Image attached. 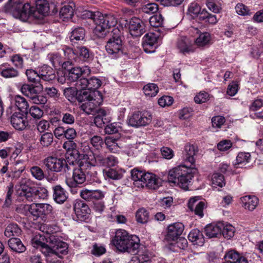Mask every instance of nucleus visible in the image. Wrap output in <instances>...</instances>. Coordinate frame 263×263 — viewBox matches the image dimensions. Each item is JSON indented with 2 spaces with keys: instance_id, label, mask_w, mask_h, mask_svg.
Masks as SVG:
<instances>
[{
  "instance_id": "052dcab7",
  "label": "nucleus",
  "mask_w": 263,
  "mask_h": 263,
  "mask_svg": "<svg viewBox=\"0 0 263 263\" xmlns=\"http://www.w3.org/2000/svg\"><path fill=\"white\" fill-rule=\"evenodd\" d=\"M89 85L87 90H97L101 85V80L96 77H92L88 79Z\"/></svg>"
},
{
  "instance_id": "c85d7f7f",
  "label": "nucleus",
  "mask_w": 263,
  "mask_h": 263,
  "mask_svg": "<svg viewBox=\"0 0 263 263\" xmlns=\"http://www.w3.org/2000/svg\"><path fill=\"white\" fill-rule=\"evenodd\" d=\"M53 190L54 200L58 203H63L67 198V194L64 189L61 185H58L53 187Z\"/></svg>"
},
{
  "instance_id": "de8ad7c7",
  "label": "nucleus",
  "mask_w": 263,
  "mask_h": 263,
  "mask_svg": "<svg viewBox=\"0 0 263 263\" xmlns=\"http://www.w3.org/2000/svg\"><path fill=\"white\" fill-rule=\"evenodd\" d=\"M210 39V34L208 32H204L200 34L199 37L195 40V44L198 46H204L209 42Z\"/></svg>"
},
{
  "instance_id": "0e129e2a",
  "label": "nucleus",
  "mask_w": 263,
  "mask_h": 263,
  "mask_svg": "<svg viewBox=\"0 0 263 263\" xmlns=\"http://www.w3.org/2000/svg\"><path fill=\"white\" fill-rule=\"evenodd\" d=\"M28 113L34 119H40L43 115V110L36 106H32L28 109Z\"/></svg>"
},
{
  "instance_id": "f3484780",
  "label": "nucleus",
  "mask_w": 263,
  "mask_h": 263,
  "mask_svg": "<svg viewBox=\"0 0 263 263\" xmlns=\"http://www.w3.org/2000/svg\"><path fill=\"white\" fill-rule=\"evenodd\" d=\"M177 47L180 52L183 54L193 52L195 49V40L186 36H182L178 41Z\"/></svg>"
},
{
  "instance_id": "e2e57ef3",
  "label": "nucleus",
  "mask_w": 263,
  "mask_h": 263,
  "mask_svg": "<svg viewBox=\"0 0 263 263\" xmlns=\"http://www.w3.org/2000/svg\"><path fill=\"white\" fill-rule=\"evenodd\" d=\"M98 113L99 114L94 119V123L97 127H101L105 124L104 117L106 116V112L104 110L100 109Z\"/></svg>"
},
{
  "instance_id": "6ab92c4d",
  "label": "nucleus",
  "mask_w": 263,
  "mask_h": 263,
  "mask_svg": "<svg viewBox=\"0 0 263 263\" xmlns=\"http://www.w3.org/2000/svg\"><path fill=\"white\" fill-rule=\"evenodd\" d=\"M197 152L198 149L196 146L190 144L185 145L183 159L186 163L190 164V167L194 164L195 161L194 157Z\"/></svg>"
},
{
  "instance_id": "393cba45",
  "label": "nucleus",
  "mask_w": 263,
  "mask_h": 263,
  "mask_svg": "<svg viewBox=\"0 0 263 263\" xmlns=\"http://www.w3.org/2000/svg\"><path fill=\"white\" fill-rule=\"evenodd\" d=\"M242 205L245 209L253 211L258 204V199L255 196H245L240 198Z\"/></svg>"
},
{
  "instance_id": "4d7b16f0",
  "label": "nucleus",
  "mask_w": 263,
  "mask_h": 263,
  "mask_svg": "<svg viewBox=\"0 0 263 263\" xmlns=\"http://www.w3.org/2000/svg\"><path fill=\"white\" fill-rule=\"evenodd\" d=\"M121 127L117 123H113L106 125L104 128V132L106 134L112 135L119 132Z\"/></svg>"
},
{
  "instance_id": "f704fd0d",
  "label": "nucleus",
  "mask_w": 263,
  "mask_h": 263,
  "mask_svg": "<svg viewBox=\"0 0 263 263\" xmlns=\"http://www.w3.org/2000/svg\"><path fill=\"white\" fill-rule=\"evenodd\" d=\"M15 106L22 113L26 115L28 114L29 104L26 100L20 96H16L14 98Z\"/></svg>"
},
{
  "instance_id": "a19ab883",
  "label": "nucleus",
  "mask_w": 263,
  "mask_h": 263,
  "mask_svg": "<svg viewBox=\"0 0 263 263\" xmlns=\"http://www.w3.org/2000/svg\"><path fill=\"white\" fill-rule=\"evenodd\" d=\"M125 171L123 170L109 169L104 172L105 175L113 180H120L123 177Z\"/></svg>"
},
{
  "instance_id": "0eeeda50",
  "label": "nucleus",
  "mask_w": 263,
  "mask_h": 263,
  "mask_svg": "<svg viewBox=\"0 0 263 263\" xmlns=\"http://www.w3.org/2000/svg\"><path fill=\"white\" fill-rule=\"evenodd\" d=\"M28 181L26 179H22L16 186V193L22 200L25 199L28 201H33L36 198L42 199H46L48 196V192L45 187H39L37 190L30 187Z\"/></svg>"
},
{
  "instance_id": "2f4dec72",
  "label": "nucleus",
  "mask_w": 263,
  "mask_h": 263,
  "mask_svg": "<svg viewBox=\"0 0 263 263\" xmlns=\"http://www.w3.org/2000/svg\"><path fill=\"white\" fill-rule=\"evenodd\" d=\"M64 54L63 59L64 61L68 64L71 65L73 61H76L77 59V54L76 53V49L73 50L70 47L65 46L62 49Z\"/></svg>"
},
{
  "instance_id": "c9c22d12",
  "label": "nucleus",
  "mask_w": 263,
  "mask_h": 263,
  "mask_svg": "<svg viewBox=\"0 0 263 263\" xmlns=\"http://www.w3.org/2000/svg\"><path fill=\"white\" fill-rule=\"evenodd\" d=\"M251 160V154L249 153L240 152L236 157V167H242L249 163Z\"/></svg>"
},
{
  "instance_id": "423d86ee",
  "label": "nucleus",
  "mask_w": 263,
  "mask_h": 263,
  "mask_svg": "<svg viewBox=\"0 0 263 263\" xmlns=\"http://www.w3.org/2000/svg\"><path fill=\"white\" fill-rule=\"evenodd\" d=\"M50 246L38 240L35 237L32 240V243L36 247H41L42 252L47 257L48 261H51L50 257L54 255L61 257L62 255H65L68 252L67 243L55 238L54 235L49 237Z\"/></svg>"
},
{
  "instance_id": "72a5a7b5",
  "label": "nucleus",
  "mask_w": 263,
  "mask_h": 263,
  "mask_svg": "<svg viewBox=\"0 0 263 263\" xmlns=\"http://www.w3.org/2000/svg\"><path fill=\"white\" fill-rule=\"evenodd\" d=\"M90 158L89 161L87 163L90 168L97 165L105 166L106 157H104L102 155L93 154Z\"/></svg>"
},
{
  "instance_id": "603ef678",
  "label": "nucleus",
  "mask_w": 263,
  "mask_h": 263,
  "mask_svg": "<svg viewBox=\"0 0 263 263\" xmlns=\"http://www.w3.org/2000/svg\"><path fill=\"white\" fill-rule=\"evenodd\" d=\"M141 9L145 13L152 14L158 11V6L155 3H148L142 6Z\"/></svg>"
},
{
  "instance_id": "c03bdc74",
  "label": "nucleus",
  "mask_w": 263,
  "mask_h": 263,
  "mask_svg": "<svg viewBox=\"0 0 263 263\" xmlns=\"http://www.w3.org/2000/svg\"><path fill=\"white\" fill-rule=\"evenodd\" d=\"M136 218L138 222L145 223L149 219V213L144 208L139 209L136 212Z\"/></svg>"
},
{
  "instance_id": "a878e982",
  "label": "nucleus",
  "mask_w": 263,
  "mask_h": 263,
  "mask_svg": "<svg viewBox=\"0 0 263 263\" xmlns=\"http://www.w3.org/2000/svg\"><path fill=\"white\" fill-rule=\"evenodd\" d=\"M85 31L82 27H78L73 29L70 32L69 39L72 45L79 42L85 41Z\"/></svg>"
},
{
  "instance_id": "473e14b6",
  "label": "nucleus",
  "mask_w": 263,
  "mask_h": 263,
  "mask_svg": "<svg viewBox=\"0 0 263 263\" xmlns=\"http://www.w3.org/2000/svg\"><path fill=\"white\" fill-rule=\"evenodd\" d=\"M1 75L5 78H13L18 76L19 72L12 67H7L6 64L0 65Z\"/></svg>"
},
{
  "instance_id": "09e8293b",
  "label": "nucleus",
  "mask_w": 263,
  "mask_h": 263,
  "mask_svg": "<svg viewBox=\"0 0 263 263\" xmlns=\"http://www.w3.org/2000/svg\"><path fill=\"white\" fill-rule=\"evenodd\" d=\"M235 229L231 224H225L223 222L221 234L224 237L230 239L234 235Z\"/></svg>"
},
{
  "instance_id": "a18cd8bd",
  "label": "nucleus",
  "mask_w": 263,
  "mask_h": 263,
  "mask_svg": "<svg viewBox=\"0 0 263 263\" xmlns=\"http://www.w3.org/2000/svg\"><path fill=\"white\" fill-rule=\"evenodd\" d=\"M212 185L213 187H222L225 185L224 177L219 173H214L211 177Z\"/></svg>"
},
{
  "instance_id": "338daca9",
  "label": "nucleus",
  "mask_w": 263,
  "mask_h": 263,
  "mask_svg": "<svg viewBox=\"0 0 263 263\" xmlns=\"http://www.w3.org/2000/svg\"><path fill=\"white\" fill-rule=\"evenodd\" d=\"M263 107V99L257 98L254 100L249 105L251 111H256Z\"/></svg>"
},
{
  "instance_id": "ea45409f",
  "label": "nucleus",
  "mask_w": 263,
  "mask_h": 263,
  "mask_svg": "<svg viewBox=\"0 0 263 263\" xmlns=\"http://www.w3.org/2000/svg\"><path fill=\"white\" fill-rule=\"evenodd\" d=\"M53 135L51 133H45L40 137V145L43 147H48L53 143Z\"/></svg>"
},
{
  "instance_id": "f03ea898",
  "label": "nucleus",
  "mask_w": 263,
  "mask_h": 263,
  "mask_svg": "<svg viewBox=\"0 0 263 263\" xmlns=\"http://www.w3.org/2000/svg\"><path fill=\"white\" fill-rule=\"evenodd\" d=\"M83 15L93 21L96 25L93 32L99 37H103L106 34V29L115 26L117 23V20L114 15H103L99 11H86Z\"/></svg>"
},
{
  "instance_id": "8fccbe9b",
  "label": "nucleus",
  "mask_w": 263,
  "mask_h": 263,
  "mask_svg": "<svg viewBox=\"0 0 263 263\" xmlns=\"http://www.w3.org/2000/svg\"><path fill=\"white\" fill-rule=\"evenodd\" d=\"M27 210L32 216L36 218H43L40 203H33L27 205Z\"/></svg>"
},
{
  "instance_id": "37998d69",
  "label": "nucleus",
  "mask_w": 263,
  "mask_h": 263,
  "mask_svg": "<svg viewBox=\"0 0 263 263\" xmlns=\"http://www.w3.org/2000/svg\"><path fill=\"white\" fill-rule=\"evenodd\" d=\"M145 96L149 97L155 96L158 92L159 88L154 83H148L145 85L143 88Z\"/></svg>"
},
{
  "instance_id": "49530a36",
  "label": "nucleus",
  "mask_w": 263,
  "mask_h": 263,
  "mask_svg": "<svg viewBox=\"0 0 263 263\" xmlns=\"http://www.w3.org/2000/svg\"><path fill=\"white\" fill-rule=\"evenodd\" d=\"M26 74L29 82L33 83L35 84H41L39 71L37 72L31 69H27L26 71Z\"/></svg>"
},
{
  "instance_id": "69168bd1",
  "label": "nucleus",
  "mask_w": 263,
  "mask_h": 263,
  "mask_svg": "<svg viewBox=\"0 0 263 263\" xmlns=\"http://www.w3.org/2000/svg\"><path fill=\"white\" fill-rule=\"evenodd\" d=\"M146 173H144L138 169H133L131 171V177L132 179L135 181H139L142 183L143 181V177Z\"/></svg>"
},
{
  "instance_id": "bf43d9fd",
  "label": "nucleus",
  "mask_w": 263,
  "mask_h": 263,
  "mask_svg": "<svg viewBox=\"0 0 263 263\" xmlns=\"http://www.w3.org/2000/svg\"><path fill=\"white\" fill-rule=\"evenodd\" d=\"M173 244L175 251H177L176 248L184 250L187 247V241L183 237H179Z\"/></svg>"
},
{
  "instance_id": "13d9d810",
  "label": "nucleus",
  "mask_w": 263,
  "mask_h": 263,
  "mask_svg": "<svg viewBox=\"0 0 263 263\" xmlns=\"http://www.w3.org/2000/svg\"><path fill=\"white\" fill-rule=\"evenodd\" d=\"M30 172L32 176L38 180H42L45 177L43 171L39 166H32Z\"/></svg>"
},
{
  "instance_id": "aec40b11",
  "label": "nucleus",
  "mask_w": 263,
  "mask_h": 263,
  "mask_svg": "<svg viewBox=\"0 0 263 263\" xmlns=\"http://www.w3.org/2000/svg\"><path fill=\"white\" fill-rule=\"evenodd\" d=\"M21 90L25 96L32 100L43 90V86L41 84L33 85L25 84L22 85Z\"/></svg>"
},
{
  "instance_id": "a211bd4d",
  "label": "nucleus",
  "mask_w": 263,
  "mask_h": 263,
  "mask_svg": "<svg viewBox=\"0 0 263 263\" xmlns=\"http://www.w3.org/2000/svg\"><path fill=\"white\" fill-rule=\"evenodd\" d=\"M11 123L16 129L23 130L28 124L26 115L20 112H15L11 116Z\"/></svg>"
},
{
  "instance_id": "cd10ccee",
  "label": "nucleus",
  "mask_w": 263,
  "mask_h": 263,
  "mask_svg": "<svg viewBox=\"0 0 263 263\" xmlns=\"http://www.w3.org/2000/svg\"><path fill=\"white\" fill-rule=\"evenodd\" d=\"M39 74L40 80L43 79L44 81H51L55 78L54 71L53 69L47 65H44L40 68L39 70Z\"/></svg>"
},
{
  "instance_id": "b1692460",
  "label": "nucleus",
  "mask_w": 263,
  "mask_h": 263,
  "mask_svg": "<svg viewBox=\"0 0 263 263\" xmlns=\"http://www.w3.org/2000/svg\"><path fill=\"white\" fill-rule=\"evenodd\" d=\"M222 227V222H219L216 224H210L204 229L205 235L209 238L218 237L221 235Z\"/></svg>"
},
{
  "instance_id": "bb28decb",
  "label": "nucleus",
  "mask_w": 263,
  "mask_h": 263,
  "mask_svg": "<svg viewBox=\"0 0 263 263\" xmlns=\"http://www.w3.org/2000/svg\"><path fill=\"white\" fill-rule=\"evenodd\" d=\"M8 245L10 249L16 253H21L26 250V247L21 239L17 237L10 238L8 241Z\"/></svg>"
},
{
  "instance_id": "9b49d317",
  "label": "nucleus",
  "mask_w": 263,
  "mask_h": 263,
  "mask_svg": "<svg viewBox=\"0 0 263 263\" xmlns=\"http://www.w3.org/2000/svg\"><path fill=\"white\" fill-rule=\"evenodd\" d=\"M152 120V116L149 112L137 111L129 117L128 124L131 126L138 127L149 124Z\"/></svg>"
},
{
  "instance_id": "2eb2a0df",
  "label": "nucleus",
  "mask_w": 263,
  "mask_h": 263,
  "mask_svg": "<svg viewBox=\"0 0 263 263\" xmlns=\"http://www.w3.org/2000/svg\"><path fill=\"white\" fill-rule=\"evenodd\" d=\"M142 187L145 186L149 189L156 190L161 185V180L156 175L152 173H146L143 177L141 183Z\"/></svg>"
},
{
  "instance_id": "e433bc0d",
  "label": "nucleus",
  "mask_w": 263,
  "mask_h": 263,
  "mask_svg": "<svg viewBox=\"0 0 263 263\" xmlns=\"http://www.w3.org/2000/svg\"><path fill=\"white\" fill-rule=\"evenodd\" d=\"M104 142L107 148L110 152L116 153L119 151L120 145L118 142V139L109 136L105 138Z\"/></svg>"
},
{
  "instance_id": "c756f323",
  "label": "nucleus",
  "mask_w": 263,
  "mask_h": 263,
  "mask_svg": "<svg viewBox=\"0 0 263 263\" xmlns=\"http://www.w3.org/2000/svg\"><path fill=\"white\" fill-rule=\"evenodd\" d=\"M75 4L73 2L65 4L61 8L60 15L61 18L65 19L71 18L73 14Z\"/></svg>"
},
{
  "instance_id": "20e7f679",
  "label": "nucleus",
  "mask_w": 263,
  "mask_h": 263,
  "mask_svg": "<svg viewBox=\"0 0 263 263\" xmlns=\"http://www.w3.org/2000/svg\"><path fill=\"white\" fill-rule=\"evenodd\" d=\"M77 100L82 103L80 108L87 115L93 114L98 111V107L103 102L101 93L98 90H80L77 95Z\"/></svg>"
},
{
  "instance_id": "6e6552de",
  "label": "nucleus",
  "mask_w": 263,
  "mask_h": 263,
  "mask_svg": "<svg viewBox=\"0 0 263 263\" xmlns=\"http://www.w3.org/2000/svg\"><path fill=\"white\" fill-rule=\"evenodd\" d=\"M122 33L117 28L113 29L111 36L105 45L107 53L113 58H116L123 54Z\"/></svg>"
},
{
  "instance_id": "5fc2aeb1",
  "label": "nucleus",
  "mask_w": 263,
  "mask_h": 263,
  "mask_svg": "<svg viewBox=\"0 0 263 263\" xmlns=\"http://www.w3.org/2000/svg\"><path fill=\"white\" fill-rule=\"evenodd\" d=\"M201 10L200 6L197 3L194 2L190 4L188 7V13L193 16H197Z\"/></svg>"
},
{
  "instance_id": "f257e3e1",
  "label": "nucleus",
  "mask_w": 263,
  "mask_h": 263,
  "mask_svg": "<svg viewBox=\"0 0 263 263\" xmlns=\"http://www.w3.org/2000/svg\"><path fill=\"white\" fill-rule=\"evenodd\" d=\"M8 7L15 18H19L23 22L27 21L31 15L35 18H40V16L37 13L42 16H46L49 11V4L45 0H39L37 2L35 10L28 3L23 5L20 0H9Z\"/></svg>"
},
{
  "instance_id": "9d476101",
  "label": "nucleus",
  "mask_w": 263,
  "mask_h": 263,
  "mask_svg": "<svg viewBox=\"0 0 263 263\" xmlns=\"http://www.w3.org/2000/svg\"><path fill=\"white\" fill-rule=\"evenodd\" d=\"M43 163L47 170L56 173H67L71 170V163H67L64 158L50 156L45 158Z\"/></svg>"
},
{
  "instance_id": "5701e85b",
  "label": "nucleus",
  "mask_w": 263,
  "mask_h": 263,
  "mask_svg": "<svg viewBox=\"0 0 263 263\" xmlns=\"http://www.w3.org/2000/svg\"><path fill=\"white\" fill-rule=\"evenodd\" d=\"M225 262L223 263H248L247 259L234 250L227 252L224 256Z\"/></svg>"
},
{
  "instance_id": "ddd939ff",
  "label": "nucleus",
  "mask_w": 263,
  "mask_h": 263,
  "mask_svg": "<svg viewBox=\"0 0 263 263\" xmlns=\"http://www.w3.org/2000/svg\"><path fill=\"white\" fill-rule=\"evenodd\" d=\"M158 35L153 32L146 33L142 39V46L145 52L151 53L155 51L157 47Z\"/></svg>"
},
{
  "instance_id": "680f3d73",
  "label": "nucleus",
  "mask_w": 263,
  "mask_h": 263,
  "mask_svg": "<svg viewBox=\"0 0 263 263\" xmlns=\"http://www.w3.org/2000/svg\"><path fill=\"white\" fill-rule=\"evenodd\" d=\"M235 9L236 12L241 15H250L251 14V12L249 8L241 3H239L237 4L235 7Z\"/></svg>"
},
{
  "instance_id": "774afa93",
  "label": "nucleus",
  "mask_w": 263,
  "mask_h": 263,
  "mask_svg": "<svg viewBox=\"0 0 263 263\" xmlns=\"http://www.w3.org/2000/svg\"><path fill=\"white\" fill-rule=\"evenodd\" d=\"M85 76L83 75L76 82L75 86L77 88L85 90V88L88 87V79L85 78Z\"/></svg>"
},
{
  "instance_id": "3c124183",
  "label": "nucleus",
  "mask_w": 263,
  "mask_h": 263,
  "mask_svg": "<svg viewBox=\"0 0 263 263\" xmlns=\"http://www.w3.org/2000/svg\"><path fill=\"white\" fill-rule=\"evenodd\" d=\"M76 49L77 58L79 57L81 59L86 61L90 57L89 49L84 46L78 47Z\"/></svg>"
},
{
  "instance_id": "1a4fd4ad",
  "label": "nucleus",
  "mask_w": 263,
  "mask_h": 263,
  "mask_svg": "<svg viewBox=\"0 0 263 263\" xmlns=\"http://www.w3.org/2000/svg\"><path fill=\"white\" fill-rule=\"evenodd\" d=\"M77 166L73 168V174L71 178H66L65 182L70 187L80 186L86 181V174L90 173V169L86 163L77 162Z\"/></svg>"
},
{
  "instance_id": "4c0bfd02",
  "label": "nucleus",
  "mask_w": 263,
  "mask_h": 263,
  "mask_svg": "<svg viewBox=\"0 0 263 263\" xmlns=\"http://www.w3.org/2000/svg\"><path fill=\"white\" fill-rule=\"evenodd\" d=\"M21 233V230L16 223H10L5 229V235L7 237L18 236Z\"/></svg>"
},
{
  "instance_id": "4468645a",
  "label": "nucleus",
  "mask_w": 263,
  "mask_h": 263,
  "mask_svg": "<svg viewBox=\"0 0 263 263\" xmlns=\"http://www.w3.org/2000/svg\"><path fill=\"white\" fill-rule=\"evenodd\" d=\"M184 225L181 222H175L170 224L167 227L166 239L167 241H175L180 237L184 230Z\"/></svg>"
},
{
  "instance_id": "39448f33",
  "label": "nucleus",
  "mask_w": 263,
  "mask_h": 263,
  "mask_svg": "<svg viewBox=\"0 0 263 263\" xmlns=\"http://www.w3.org/2000/svg\"><path fill=\"white\" fill-rule=\"evenodd\" d=\"M187 167L185 165H180L171 170L167 177L168 182L187 190L194 174L197 172L196 168Z\"/></svg>"
},
{
  "instance_id": "6e6d98bb",
  "label": "nucleus",
  "mask_w": 263,
  "mask_h": 263,
  "mask_svg": "<svg viewBox=\"0 0 263 263\" xmlns=\"http://www.w3.org/2000/svg\"><path fill=\"white\" fill-rule=\"evenodd\" d=\"M163 22V18L161 14H156L149 18V23L154 27H160Z\"/></svg>"
},
{
  "instance_id": "412c9836",
  "label": "nucleus",
  "mask_w": 263,
  "mask_h": 263,
  "mask_svg": "<svg viewBox=\"0 0 263 263\" xmlns=\"http://www.w3.org/2000/svg\"><path fill=\"white\" fill-rule=\"evenodd\" d=\"M93 153L87 142L81 143L80 151L79 152V159L78 162L87 163L90 158L93 155Z\"/></svg>"
},
{
  "instance_id": "864d4df0",
  "label": "nucleus",
  "mask_w": 263,
  "mask_h": 263,
  "mask_svg": "<svg viewBox=\"0 0 263 263\" xmlns=\"http://www.w3.org/2000/svg\"><path fill=\"white\" fill-rule=\"evenodd\" d=\"M89 142L91 145L96 149H100L104 143L102 138L97 135H95L90 138Z\"/></svg>"
},
{
  "instance_id": "79ce46f5",
  "label": "nucleus",
  "mask_w": 263,
  "mask_h": 263,
  "mask_svg": "<svg viewBox=\"0 0 263 263\" xmlns=\"http://www.w3.org/2000/svg\"><path fill=\"white\" fill-rule=\"evenodd\" d=\"M205 4L208 9L214 13H219L221 10V0H206Z\"/></svg>"
},
{
  "instance_id": "f8f14e48",
  "label": "nucleus",
  "mask_w": 263,
  "mask_h": 263,
  "mask_svg": "<svg viewBox=\"0 0 263 263\" xmlns=\"http://www.w3.org/2000/svg\"><path fill=\"white\" fill-rule=\"evenodd\" d=\"M73 209L76 218V220L85 221L88 218L90 209L88 205L81 200H76L73 202Z\"/></svg>"
},
{
  "instance_id": "dca6fc26",
  "label": "nucleus",
  "mask_w": 263,
  "mask_h": 263,
  "mask_svg": "<svg viewBox=\"0 0 263 263\" xmlns=\"http://www.w3.org/2000/svg\"><path fill=\"white\" fill-rule=\"evenodd\" d=\"M128 28L130 34L133 36H140L145 32L143 22L137 17H133L130 19Z\"/></svg>"
},
{
  "instance_id": "7c9ffc66",
  "label": "nucleus",
  "mask_w": 263,
  "mask_h": 263,
  "mask_svg": "<svg viewBox=\"0 0 263 263\" xmlns=\"http://www.w3.org/2000/svg\"><path fill=\"white\" fill-rule=\"evenodd\" d=\"M190 241L194 245L201 246L204 242V239L202 233L198 229H195L192 230L188 235Z\"/></svg>"
},
{
  "instance_id": "58836bf2",
  "label": "nucleus",
  "mask_w": 263,
  "mask_h": 263,
  "mask_svg": "<svg viewBox=\"0 0 263 263\" xmlns=\"http://www.w3.org/2000/svg\"><path fill=\"white\" fill-rule=\"evenodd\" d=\"M48 59L52 64L56 66V65L62 64L63 67L67 68V63L64 61L63 58L58 53H52L48 54Z\"/></svg>"
},
{
  "instance_id": "7ed1b4c3",
  "label": "nucleus",
  "mask_w": 263,
  "mask_h": 263,
  "mask_svg": "<svg viewBox=\"0 0 263 263\" xmlns=\"http://www.w3.org/2000/svg\"><path fill=\"white\" fill-rule=\"evenodd\" d=\"M139 241L137 237L129 235L125 230L118 229L116 232L112 242L119 251L135 254L140 247Z\"/></svg>"
},
{
  "instance_id": "4be33fe9",
  "label": "nucleus",
  "mask_w": 263,
  "mask_h": 263,
  "mask_svg": "<svg viewBox=\"0 0 263 263\" xmlns=\"http://www.w3.org/2000/svg\"><path fill=\"white\" fill-rule=\"evenodd\" d=\"M69 71L68 79L76 82L83 75H87L90 72V70L87 67L81 68L75 67L70 69H67Z\"/></svg>"
}]
</instances>
